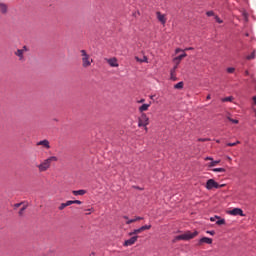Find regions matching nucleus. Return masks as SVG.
I'll use <instances>...</instances> for the list:
<instances>
[{
	"label": "nucleus",
	"instance_id": "f257e3e1",
	"mask_svg": "<svg viewBox=\"0 0 256 256\" xmlns=\"http://www.w3.org/2000/svg\"><path fill=\"white\" fill-rule=\"evenodd\" d=\"M199 235V232L195 230L194 232L186 231L183 234H180L175 237V241H191V239H195Z\"/></svg>",
	"mask_w": 256,
	"mask_h": 256
},
{
	"label": "nucleus",
	"instance_id": "f03ea898",
	"mask_svg": "<svg viewBox=\"0 0 256 256\" xmlns=\"http://www.w3.org/2000/svg\"><path fill=\"white\" fill-rule=\"evenodd\" d=\"M56 161H58L57 156H51V157L47 158L46 160H44L42 163H40L37 166L40 173L47 171V169H49V167H51V163H55Z\"/></svg>",
	"mask_w": 256,
	"mask_h": 256
},
{
	"label": "nucleus",
	"instance_id": "7ed1b4c3",
	"mask_svg": "<svg viewBox=\"0 0 256 256\" xmlns=\"http://www.w3.org/2000/svg\"><path fill=\"white\" fill-rule=\"evenodd\" d=\"M223 187H225V184H219V183H217V181H215V179H208L205 184V188L208 191H211L213 189H221Z\"/></svg>",
	"mask_w": 256,
	"mask_h": 256
},
{
	"label": "nucleus",
	"instance_id": "20e7f679",
	"mask_svg": "<svg viewBox=\"0 0 256 256\" xmlns=\"http://www.w3.org/2000/svg\"><path fill=\"white\" fill-rule=\"evenodd\" d=\"M82 53V65L83 67H90V65L93 63V59L89 57V54H87V51L81 50Z\"/></svg>",
	"mask_w": 256,
	"mask_h": 256
},
{
	"label": "nucleus",
	"instance_id": "39448f33",
	"mask_svg": "<svg viewBox=\"0 0 256 256\" xmlns=\"http://www.w3.org/2000/svg\"><path fill=\"white\" fill-rule=\"evenodd\" d=\"M149 125V116L146 113H142L138 117V127H147Z\"/></svg>",
	"mask_w": 256,
	"mask_h": 256
},
{
	"label": "nucleus",
	"instance_id": "423d86ee",
	"mask_svg": "<svg viewBox=\"0 0 256 256\" xmlns=\"http://www.w3.org/2000/svg\"><path fill=\"white\" fill-rule=\"evenodd\" d=\"M227 214L232 215L233 217H237V215H239L240 217H245V213H243V209L241 208H234L232 210H229Z\"/></svg>",
	"mask_w": 256,
	"mask_h": 256
},
{
	"label": "nucleus",
	"instance_id": "0eeeda50",
	"mask_svg": "<svg viewBox=\"0 0 256 256\" xmlns=\"http://www.w3.org/2000/svg\"><path fill=\"white\" fill-rule=\"evenodd\" d=\"M137 239H139V236H132L128 240H125L124 247H131V245H135V243H137Z\"/></svg>",
	"mask_w": 256,
	"mask_h": 256
},
{
	"label": "nucleus",
	"instance_id": "6e6552de",
	"mask_svg": "<svg viewBox=\"0 0 256 256\" xmlns=\"http://www.w3.org/2000/svg\"><path fill=\"white\" fill-rule=\"evenodd\" d=\"M156 17H157L159 23H161V25H165L167 23V15H165L161 12H156Z\"/></svg>",
	"mask_w": 256,
	"mask_h": 256
},
{
	"label": "nucleus",
	"instance_id": "1a4fd4ad",
	"mask_svg": "<svg viewBox=\"0 0 256 256\" xmlns=\"http://www.w3.org/2000/svg\"><path fill=\"white\" fill-rule=\"evenodd\" d=\"M185 57H187V53L183 52L181 55L173 58V63H175V65L179 67V64L181 63V61H183V59H185Z\"/></svg>",
	"mask_w": 256,
	"mask_h": 256
},
{
	"label": "nucleus",
	"instance_id": "9d476101",
	"mask_svg": "<svg viewBox=\"0 0 256 256\" xmlns=\"http://www.w3.org/2000/svg\"><path fill=\"white\" fill-rule=\"evenodd\" d=\"M149 107H151V102L144 103L138 107V111H139V113L143 114V113H145V111H149Z\"/></svg>",
	"mask_w": 256,
	"mask_h": 256
},
{
	"label": "nucleus",
	"instance_id": "9b49d317",
	"mask_svg": "<svg viewBox=\"0 0 256 256\" xmlns=\"http://www.w3.org/2000/svg\"><path fill=\"white\" fill-rule=\"evenodd\" d=\"M177 65H175L171 70H170V79L171 81H177Z\"/></svg>",
	"mask_w": 256,
	"mask_h": 256
},
{
	"label": "nucleus",
	"instance_id": "f8f14e48",
	"mask_svg": "<svg viewBox=\"0 0 256 256\" xmlns=\"http://www.w3.org/2000/svg\"><path fill=\"white\" fill-rule=\"evenodd\" d=\"M205 161H211V162L208 164V167H215V165H219V163H221V160H213L212 157H206V158H205Z\"/></svg>",
	"mask_w": 256,
	"mask_h": 256
},
{
	"label": "nucleus",
	"instance_id": "ddd939ff",
	"mask_svg": "<svg viewBox=\"0 0 256 256\" xmlns=\"http://www.w3.org/2000/svg\"><path fill=\"white\" fill-rule=\"evenodd\" d=\"M107 63L110 67H119V62H117V58H110L107 60Z\"/></svg>",
	"mask_w": 256,
	"mask_h": 256
},
{
	"label": "nucleus",
	"instance_id": "4468645a",
	"mask_svg": "<svg viewBox=\"0 0 256 256\" xmlns=\"http://www.w3.org/2000/svg\"><path fill=\"white\" fill-rule=\"evenodd\" d=\"M200 245L203 243H206V245H211L213 243V239L209 238V237H202L199 240Z\"/></svg>",
	"mask_w": 256,
	"mask_h": 256
},
{
	"label": "nucleus",
	"instance_id": "2eb2a0df",
	"mask_svg": "<svg viewBox=\"0 0 256 256\" xmlns=\"http://www.w3.org/2000/svg\"><path fill=\"white\" fill-rule=\"evenodd\" d=\"M37 145H43V147H45L46 149H49L51 146L49 145V141L48 140H42V141H39L37 143Z\"/></svg>",
	"mask_w": 256,
	"mask_h": 256
},
{
	"label": "nucleus",
	"instance_id": "dca6fc26",
	"mask_svg": "<svg viewBox=\"0 0 256 256\" xmlns=\"http://www.w3.org/2000/svg\"><path fill=\"white\" fill-rule=\"evenodd\" d=\"M136 61H138V63H149V58H147V56H143L142 59L136 57Z\"/></svg>",
	"mask_w": 256,
	"mask_h": 256
},
{
	"label": "nucleus",
	"instance_id": "f3484780",
	"mask_svg": "<svg viewBox=\"0 0 256 256\" xmlns=\"http://www.w3.org/2000/svg\"><path fill=\"white\" fill-rule=\"evenodd\" d=\"M143 230L141 228L138 229H134L132 232H129V236H133V235H139V233H142Z\"/></svg>",
	"mask_w": 256,
	"mask_h": 256
},
{
	"label": "nucleus",
	"instance_id": "a211bd4d",
	"mask_svg": "<svg viewBox=\"0 0 256 256\" xmlns=\"http://www.w3.org/2000/svg\"><path fill=\"white\" fill-rule=\"evenodd\" d=\"M73 195L78 196V195H85V193H87V191L85 190H74L72 191Z\"/></svg>",
	"mask_w": 256,
	"mask_h": 256
},
{
	"label": "nucleus",
	"instance_id": "6ab92c4d",
	"mask_svg": "<svg viewBox=\"0 0 256 256\" xmlns=\"http://www.w3.org/2000/svg\"><path fill=\"white\" fill-rule=\"evenodd\" d=\"M123 219H126V225H131V223H135V218L129 219L127 216H123Z\"/></svg>",
	"mask_w": 256,
	"mask_h": 256
},
{
	"label": "nucleus",
	"instance_id": "aec40b11",
	"mask_svg": "<svg viewBox=\"0 0 256 256\" xmlns=\"http://www.w3.org/2000/svg\"><path fill=\"white\" fill-rule=\"evenodd\" d=\"M231 101H233V97L232 96H228V97H225V98L221 99L222 103H227V102H231Z\"/></svg>",
	"mask_w": 256,
	"mask_h": 256
},
{
	"label": "nucleus",
	"instance_id": "412c9836",
	"mask_svg": "<svg viewBox=\"0 0 256 256\" xmlns=\"http://www.w3.org/2000/svg\"><path fill=\"white\" fill-rule=\"evenodd\" d=\"M212 171L214 173H225V168H213Z\"/></svg>",
	"mask_w": 256,
	"mask_h": 256
},
{
	"label": "nucleus",
	"instance_id": "4be33fe9",
	"mask_svg": "<svg viewBox=\"0 0 256 256\" xmlns=\"http://www.w3.org/2000/svg\"><path fill=\"white\" fill-rule=\"evenodd\" d=\"M183 82H178L177 84L174 85V89H183Z\"/></svg>",
	"mask_w": 256,
	"mask_h": 256
},
{
	"label": "nucleus",
	"instance_id": "5701e85b",
	"mask_svg": "<svg viewBox=\"0 0 256 256\" xmlns=\"http://www.w3.org/2000/svg\"><path fill=\"white\" fill-rule=\"evenodd\" d=\"M216 225H225V219L224 218H218L216 221Z\"/></svg>",
	"mask_w": 256,
	"mask_h": 256
},
{
	"label": "nucleus",
	"instance_id": "b1692460",
	"mask_svg": "<svg viewBox=\"0 0 256 256\" xmlns=\"http://www.w3.org/2000/svg\"><path fill=\"white\" fill-rule=\"evenodd\" d=\"M239 143H241L240 141H236V142H233V143H227L226 146L227 147H235V145H239Z\"/></svg>",
	"mask_w": 256,
	"mask_h": 256
},
{
	"label": "nucleus",
	"instance_id": "393cba45",
	"mask_svg": "<svg viewBox=\"0 0 256 256\" xmlns=\"http://www.w3.org/2000/svg\"><path fill=\"white\" fill-rule=\"evenodd\" d=\"M140 229H142V231H149V229H151V224L144 225V226L140 227Z\"/></svg>",
	"mask_w": 256,
	"mask_h": 256
},
{
	"label": "nucleus",
	"instance_id": "a878e982",
	"mask_svg": "<svg viewBox=\"0 0 256 256\" xmlns=\"http://www.w3.org/2000/svg\"><path fill=\"white\" fill-rule=\"evenodd\" d=\"M246 59H248V61H251V59H255V51H253L250 55H248Z\"/></svg>",
	"mask_w": 256,
	"mask_h": 256
},
{
	"label": "nucleus",
	"instance_id": "bb28decb",
	"mask_svg": "<svg viewBox=\"0 0 256 256\" xmlns=\"http://www.w3.org/2000/svg\"><path fill=\"white\" fill-rule=\"evenodd\" d=\"M1 13H7V5L1 4Z\"/></svg>",
	"mask_w": 256,
	"mask_h": 256
},
{
	"label": "nucleus",
	"instance_id": "cd10ccee",
	"mask_svg": "<svg viewBox=\"0 0 256 256\" xmlns=\"http://www.w3.org/2000/svg\"><path fill=\"white\" fill-rule=\"evenodd\" d=\"M16 55H17L20 59H23V50H17Z\"/></svg>",
	"mask_w": 256,
	"mask_h": 256
},
{
	"label": "nucleus",
	"instance_id": "c85d7f7f",
	"mask_svg": "<svg viewBox=\"0 0 256 256\" xmlns=\"http://www.w3.org/2000/svg\"><path fill=\"white\" fill-rule=\"evenodd\" d=\"M206 15H207V17H214V16H215V12H213L212 10H210V11H207V12H206Z\"/></svg>",
	"mask_w": 256,
	"mask_h": 256
},
{
	"label": "nucleus",
	"instance_id": "c756f323",
	"mask_svg": "<svg viewBox=\"0 0 256 256\" xmlns=\"http://www.w3.org/2000/svg\"><path fill=\"white\" fill-rule=\"evenodd\" d=\"M179 53H185V50L181 49V48H176L175 49V55L179 54Z\"/></svg>",
	"mask_w": 256,
	"mask_h": 256
},
{
	"label": "nucleus",
	"instance_id": "7c9ffc66",
	"mask_svg": "<svg viewBox=\"0 0 256 256\" xmlns=\"http://www.w3.org/2000/svg\"><path fill=\"white\" fill-rule=\"evenodd\" d=\"M65 207H67V204H66V203H62V204L58 207V209H59L60 211H63V209H65Z\"/></svg>",
	"mask_w": 256,
	"mask_h": 256
},
{
	"label": "nucleus",
	"instance_id": "2f4dec72",
	"mask_svg": "<svg viewBox=\"0 0 256 256\" xmlns=\"http://www.w3.org/2000/svg\"><path fill=\"white\" fill-rule=\"evenodd\" d=\"M227 73H235V68L234 67L227 68Z\"/></svg>",
	"mask_w": 256,
	"mask_h": 256
},
{
	"label": "nucleus",
	"instance_id": "473e14b6",
	"mask_svg": "<svg viewBox=\"0 0 256 256\" xmlns=\"http://www.w3.org/2000/svg\"><path fill=\"white\" fill-rule=\"evenodd\" d=\"M217 219H220V216H214V217H211L210 218V221L213 223V222H215V221H217Z\"/></svg>",
	"mask_w": 256,
	"mask_h": 256
},
{
	"label": "nucleus",
	"instance_id": "72a5a7b5",
	"mask_svg": "<svg viewBox=\"0 0 256 256\" xmlns=\"http://www.w3.org/2000/svg\"><path fill=\"white\" fill-rule=\"evenodd\" d=\"M229 121H231V123H234L235 125L239 123V120L233 118H229Z\"/></svg>",
	"mask_w": 256,
	"mask_h": 256
},
{
	"label": "nucleus",
	"instance_id": "f704fd0d",
	"mask_svg": "<svg viewBox=\"0 0 256 256\" xmlns=\"http://www.w3.org/2000/svg\"><path fill=\"white\" fill-rule=\"evenodd\" d=\"M66 203V207H69V205H74L73 200H68Z\"/></svg>",
	"mask_w": 256,
	"mask_h": 256
},
{
	"label": "nucleus",
	"instance_id": "c9c22d12",
	"mask_svg": "<svg viewBox=\"0 0 256 256\" xmlns=\"http://www.w3.org/2000/svg\"><path fill=\"white\" fill-rule=\"evenodd\" d=\"M214 19H215V21H217L218 23H223V20H221V18H219V16H215Z\"/></svg>",
	"mask_w": 256,
	"mask_h": 256
},
{
	"label": "nucleus",
	"instance_id": "e433bc0d",
	"mask_svg": "<svg viewBox=\"0 0 256 256\" xmlns=\"http://www.w3.org/2000/svg\"><path fill=\"white\" fill-rule=\"evenodd\" d=\"M74 205H81L83 202L81 200H73Z\"/></svg>",
	"mask_w": 256,
	"mask_h": 256
},
{
	"label": "nucleus",
	"instance_id": "4c0bfd02",
	"mask_svg": "<svg viewBox=\"0 0 256 256\" xmlns=\"http://www.w3.org/2000/svg\"><path fill=\"white\" fill-rule=\"evenodd\" d=\"M136 103H138V104H141V103L145 104V98H141L140 100H137Z\"/></svg>",
	"mask_w": 256,
	"mask_h": 256
},
{
	"label": "nucleus",
	"instance_id": "58836bf2",
	"mask_svg": "<svg viewBox=\"0 0 256 256\" xmlns=\"http://www.w3.org/2000/svg\"><path fill=\"white\" fill-rule=\"evenodd\" d=\"M206 233L208 235H215V231L214 230H208Z\"/></svg>",
	"mask_w": 256,
	"mask_h": 256
},
{
	"label": "nucleus",
	"instance_id": "ea45409f",
	"mask_svg": "<svg viewBox=\"0 0 256 256\" xmlns=\"http://www.w3.org/2000/svg\"><path fill=\"white\" fill-rule=\"evenodd\" d=\"M23 211H25V207L21 208V210L19 211V215H23Z\"/></svg>",
	"mask_w": 256,
	"mask_h": 256
},
{
	"label": "nucleus",
	"instance_id": "a19ab883",
	"mask_svg": "<svg viewBox=\"0 0 256 256\" xmlns=\"http://www.w3.org/2000/svg\"><path fill=\"white\" fill-rule=\"evenodd\" d=\"M142 219H143V217H136V218H134L135 222L136 221H141Z\"/></svg>",
	"mask_w": 256,
	"mask_h": 256
},
{
	"label": "nucleus",
	"instance_id": "79ce46f5",
	"mask_svg": "<svg viewBox=\"0 0 256 256\" xmlns=\"http://www.w3.org/2000/svg\"><path fill=\"white\" fill-rule=\"evenodd\" d=\"M184 51H193V47L186 48Z\"/></svg>",
	"mask_w": 256,
	"mask_h": 256
},
{
	"label": "nucleus",
	"instance_id": "37998d69",
	"mask_svg": "<svg viewBox=\"0 0 256 256\" xmlns=\"http://www.w3.org/2000/svg\"><path fill=\"white\" fill-rule=\"evenodd\" d=\"M252 101H253L254 105H256V96H253Z\"/></svg>",
	"mask_w": 256,
	"mask_h": 256
},
{
	"label": "nucleus",
	"instance_id": "c03bdc74",
	"mask_svg": "<svg viewBox=\"0 0 256 256\" xmlns=\"http://www.w3.org/2000/svg\"><path fill=\"white\" fill-rule=\"evenodd\" d=\"M143 128L146 131V133L149 131V128H147V126H143Z\"/></svg>",
	"mask_w": 256,
	"mask_h": 256
},
{
	"label": "nucleus",
	"instance_id": "a18cd8bd",
	"mask_svg": "<svg viewBox=\"0 0 256 256\" xmlns=\"http://www.w3.org/2000/svg\"><path fill=\"white\" fill-rule=\"evenodd\" d=\"M14 207H21V203L15 204Z\"/></svg>",
	"mask_w": 256,
	"mask_h": 256
},
{
	"label": "nucleus",
	"instance_id": "49530a36",
	"mask_svg": "<svg viewBox=\"0 0 256 256\" xmlns=\"http://www.w3.org/2000/svg\"><path fill=\"white\" fill-rule=\"evenodd\" d=\"M207 100L211 99V94H208L206 97Z\"/></svg>",
	"mask_w": 256,
	"mask_h": 256
},
{
	"label": "nucleus",
	"instance_id": "de8ad7c7",
	"mask_svg": "<svg viewBox=\"0 0 256 256\" xmlns=\"http://www.w3.org/2000/svg\"><path fill=\"white\" fill-rule=\"evenodd\" d=\"M23 49H24L25 51H27V46H24Z\"/></svg>",
	"mask_w": 256,
	"mask_h": 256
},
{
	"label": "nucleus",
	"instance_id": "09e8293b",
	"mask_svg": "<svg viewBox=\"0 0 256 256\" xmlns=\"http://www.w3.org/2000/svg\"><path fill=\"white\" fill-rule=\"evenodd\" d=\"M87 215H91V212H88Z\"/></svg>",
	"mask_w": 256,
	"mask_h": 256
},
{
	"label": "nucleus",
	"instance_id": "8fccbe9b",
	"mask_svg": "<svg viewBox=\"0 0 256 256\" xmlns=\"http://www.w3.org/2000/svg\"><path fill=\"white\" fill-rule=\"evenodd\" d=\"M87 215H91V212H88Z\"/></svg>",
	"mask_w": 256,
	"mask_h": 256
},
{
	"label": "nucleus",
	"instance_id": "3c124183",
	"mask_svg": "<svg viewBox=\"0 0 256 256\" xmlns=\"http://www.w3.org/2000/svg\"><path fill=\"white\" fill-rule=\"evenodd\" d=\"M87 211H91V209H88Z\"/></svg>",
	"mask_w": 256,
	"mask_h": 256
}]
</instances>
